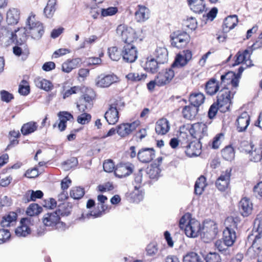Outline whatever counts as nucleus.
<instances>
[{"label":"nucleus","instance_id":"6ab92c4d","mask_svg":"<svg viewBox=\"0 0 262 262\" xmlns=\"http://www.w3.org/2000/svg\"><path fill=\"white\" fill-rule=\"evenodd\" d=\"M230 178V173L227 170L222 173L216 180L215 185L221 191H224L228 188Z\"/></svg>","mask_w":262,"mask_h":262},{"label":"nucleus","instance_id":"f8f14e48","mask_svg":"<svg viewBox=\"0 0 262 262\" xmlns=\"http://www.w3.org/2000/svg\"><path fill=\"white\" fill-rule=\"evenodd\" d=\"M201 229L200 222L194 219H191L188 222L184 231L188 237H195L200 235Z\"/></svg>","mask_w":262,"mask_h":262},{"label":"nucleus","instance_id":"bb28decb","mask_svg":"<svg viewBox=\"0 0 262 262\" xmlns=\"http://www.w3.org/2000/svg\"><path fill=\"white\" fill-rule=\"evenodd\" d=\"M132 172L133 169L130 167L123 164L118 165L114 170L115 176L119 178L128 176Z\"/></svg>","mask_w":262,"mask_h":262},{"label":"nucleus","instance_id":"bf43d9fd","mask_svg":"<svg viewBox=\"0 0 262 262\" xmlns=\"http://www.w3.org/2000/svg\"><path fill=\"white\" fill-rule=\"evenodd\" d=\"M82 92V89L80 87L74 86L65 91L63 95V99H66V98L70 97L72 94L78 93L79 92Z\"/></svg>","mask_w":262,"mask_h":262},{"label":"nucleus","instance_id":"6e6d98bb","mask_svg":"<svg viewBox=\"0 0 262 262\" xmlns=\"http://www.w3.org/2000/svg\"><path fill=\"white\" fill-rule=\"evenodd\" d=\"M215 247L220 252H223L225 255L229 254V250L227 245L224 244V241H217L215 242Z\"/></svg>","mask_w":262,"mask_h":262},{"label":"nucleus","instance_id":"79ce46f5","mask_svg":"<svg viewBox=\"0 0 262 262\" xmlns=\"http://www.w3.org/2000/svg\"><path fill=\"white\" fill-rule=\"evenodd\" d=\"M182 38L179 39L175 38V39L171 41V44L173 47L181 48L185 47L190 40V36L189 34H184V36H182Z\"/></svg>","mask_w":262,"mask_h":262},{"label":"nucleus","instance_id":"f704fd0d","mask_svg":"<svg viewBox=\"0 0 262 262\" xmlns=\"http://www.w3.org/2000/svg\"><path fill=\"white\" fill-rule=\"evenodd\" d=\"M156 60L160 64H164L168 61V52L166 48L158 47L155 53Z\"/></svg>","mask_w":262,"mask_h":262},{"label":"nucleus","instance_id":"20e7f679","mask_svg":"<svg viewBox=\"0 0 262 262\" xmlns=\"http://www.w3.org/2000/svg\"><path fill=\"white\" fill-rule=\"evenodd\" d=\"M217 233V227L213 221L204 222L201 230L200 236L205 243L213 240Z\"/></svg>","mask_w":262,"mask_h":262},{"label":"nucleus","instance_id":"37998d69","mask_svg":"<svg viewBox=\"0 0 262 262\" xmlns=\"http://www.w3.org/2000/svg\"><path fill=\"white\" fill-rule=\"evenodd\" d=\"M35 83L37 87L46 91L52 90L53 87L52 83L45 79L38 78L35 80Z\"/></svg>","mask_w":262,"mask_h":262},{"label":"nucleus","instance_id":"473e14b6","mask_svg":"<svg viewBox=\"0 0 262 262\" xmlns=\"http://www.w3.org/2000/svg\"><path fill=\"white\" fill-rule=\"evenodd\" d=\"M19 19V12L15 8L10 9L7 13L6 21L9 25L16 24Z\"/></svg>","mask_w":262,"mask_h":262},{"label":"nucleus","instance_id":"2eb2a0df","mask_svg":"<svg viewBox=\"0 0 262 262\" xmlns=\"http://www.w3.org/2000/svg\"><path fill=\"white\" fill-rule=\"evenodd\" d=\"M118 80L117 76L114 74L106 75H100L96 79V85L100 88H108Z\"/></svg>","mask_w":262,"mask_h":262},{"label":"nucleus","instance_id":"423d86ee","mask_svg":"<svg viewBox=\"0 0 262 262\" xmlns=\"http://www.w3.org/2000/svg\"><path fill=\"white\" fill-rule=\"evenodd\" d=\"M116 32L118 35L121 36L122 41L126 43L125 45L132 44L138 39L136 31L131 27L124 25L118 26L116 29Z\"/></svg>","mask_w":262,"mask_h":262},{"label":"nucleus","instance_id":"4be33fe9","mask_svg":"<svg viewBox=\"0 0 262 262\" xmlns=\"http://www.w3.org/2000/svg\"><path fill=\"white\" fill-rule=\"evenodd\" d=\"M82 60L80 58L68 59L62 63V70L66 73H70L73 69L80 66Z\"/></svg>","mask_w":262,"mask_h":262},{"label":"nucleus","instance_id":"4468645a","mask_svg":"<svg viewBox=\"0 0 262 262\" xmlns=\"http://www.w3.org/2000/svg\"><path fill=\"white\" fill-rule=\"evenodd\" d=\"M174 76V71L171 68L158 73L156 77L157 85L163 86L169 83Z\"/></svg>","mask_w":262,"mask_h":262},{"label":"nucleus","instance_id":"09e8293b","mask_svg":"<svg viewBox=\"0 0 262 262\" xmlns=\"http://www.w3.org/2000/svg\"><path fill=\"white\" fill-rule=\"evenodd\" d=\"M146 77V74L142 73L139 74L138 73H130L126 75V77L128 80L134 82L144 80Z\"/></svg>","mask_w":262,"mask_h":262},{"label":"nucleus","instance_id":"c9c22d12","mask_svg":"<svg viewBox=\"0 0 262 262\" xmlns=\"http://www.w3.org/2000/svg\"><path fill=\"white\" fill-rule=\"evenodd\" d=\"M57 8V0H49L46 7L44 8V15L47 18L52 17Z\"/></svg>","mask_w":262,"mask_h":262},{"label":"nucleus","instance_id":"49530a36","mask_svg":"<svg viewBox=\"0 0 262 262\" xmlns=\"http://www.w3.org/2000/svg\"><path fill=\"white\" fill-rule=\"evenodd\" d=\"M42 209L37 204L33 203L29 205L27 209V215L32 216H36L42 212Z\"/></svg>","mask_w":262,"mask_h":262},{"label":"nucleus","instance_id":"052dcab7","mask_svg":"<svg viewBox=\"0 0 262 262\" xmlns=\"http://www.w3.org/2000/svg\"><path fill=\"white\" fill-rule=\"evenodd\" d=\"M207 262H221L220 256L215 252H210L205 257Z\"/></svg>","mask_w":262,"mask_h":262},{"label":"nucleus","instance_id":"0e129e2a","mask_svg":"<svg viewBox=\"0 0 262 262\" xmlns=\"http://www.w3.org/2000/svg\"><path fill=\"white\" fill-rule=\"evenodd\" d=\"M117 12V8L116 7H111L107 9H101V16L103 17L113 15L115 14Z\"/></svg>","mask_w":262,"mask_h":262},{"label":"nucleus","instance_id":"aec40b11","mask_svg":"<svg viewBox=\"0 0 262 262\" xmlns=\"http://www.w3.org/2000/svg\"><path fill=\"white\" fill-rule=\"evenodd\" d=\"M250 121V118L247 112H245L241 114L236 120L237 130L238 132L246 130Z\"/></svg>","mask_w":262,"mask_h":262},{"label":"nucleus","instance_id":"2f4dec72","mask_svg":"<svg viewBox=\"0 0 262 262\" xmlns=\"http://www.w3.org/2000/svg\"><path fill=\"white\" fill-rule=\"evenodd\" d=\"M199 108L195 106L191 105L185 106L182 111L184 118L189 120H192L196 117Z\"/></svg>","mask_w":262,"mask_h":262},{"label":"nucleus","instance_id":"e2e57ef3","mask_svg":"<svg viewBox=\"0 0 262 262\" xmlns=\"http://www.w3.org/2000/svg\"><path fill=\"white\" fill-rule=\"evenodd\" d=\"M58 116L60 121H63L66 123H67V121L73 119V115L66 111L59 112L58 113Z\"/></svg>","mask_w":262,"mask_h":262},{"label":"nucleus","instance_id":"393cba45","mask_svg":"<svg viewBox=\"0 0 262 262\" xmlns=\"http://www.w3.org/2000/svg\"><path fill=\"white\" fill-rule=\"evenodd\" d=\"M27 32L26 28H21L15 30V32L11 33V39L13 41H16L17 43L21 44L27 39Z\"/></svg>","mask_w":262,"mask_h":262},{"label":"nucleus","instance_id":"9d476101","mask_svg":"<svg viewBox=\"0 0 262 262\" xmlns=\"http://www.w3.org/2000/svg\"><path fill=\"white\" fill-rule=\"evenodd\" d=\"M190 134L198 141H201L203 138L207 136V126L202 122L193 124L189 129Z\"/></svg>","mask_w":262,"mask_h":262},{"label":"nucleus","instance_id":"6e6552de","mask_svg":"<svg viewBox=\"0 0 262 262\" xmlns=\"http://www.w3.org/2000/svg\"><path fill=\"white\" fill-rule=\"evenodd\" d=\"M181 145L185 148V152L189 157H196L201 154V141H193L188 143H181Z\"/></svg>","mask_w":262,"mask_h":262},{"label":"nucleus","instance_id":"f3484780","mask_svg":"<svg viewBox=\"0 0 262 262\" xmlns=\"http://www.w3.org/2000/svg\"><path fill=\"white\" fill-rule=\"evenodd\" d=\"M139 121L131 123H122L117 127V133L121 137H124L128 135L139 125Z\"/></svg>","mask_w":262,"mask_h":262},{"label":"nucleus","instance_id":"1a4fd4ad","mask_svg":"<svg viewBox=\"0 0 262 262\" xmlns=\"http://www.w3.org/2000/svg\"><path fill=\"white\" fill-rule=\"evenodd\" d=\"M122 56L123 60L128 63H133L138 57V51L135 46L132 44L124 46L122 51Z\"/></svg>","mask_w":262,"mask_h":262},{"label":"nucleus","instance_id":"58836bf2","mask_svg":"<svg viewBox=\"0 0 262 262\" xmlns=\"http://www.w3.org/2000/svg\"><path fill=\"white\" fill-rule=\"evenodd\" d=\"M17 214L15 212H10L8 215L3 217L1 222V225L2 227H7L13 225V222L16 220Z\"/></svg>","mask_w":262,"mask_h":262},{"label":"nucleus","instance_id":"8fccbe9b","mask_svg":"<svg viewBox=\"0 0 262 262\" xmlns=\"http://www.w3.org/2000/svg\"><path fill=\"white\" fill-rule=\"evenodd\" d=\"M84 191L83 188L80 187L72 188L70 191V196L75 200L81 199L84 195Z\"/></svg>","mask_w":262,"mask_h":262},{"label":"nucleus","instance_id":"3c124183","mask_svg":"<svg viewBox=\"0 0 262 262\" xmlns=\"http://www.w3.org/2000/svg\"><path fill=\"white\" fill-rule=\"evenodd\" d=\"M248 54L249 51L248 50H245L243 53L238 52L236 55V59L233 66L239 64L244 61H246L249 57Z\"/></svg>","mask_w":262,"mask_h":262},{"label":"nucleus","instance_id":"7ed1b4c3","mask_svg":"<svg viewBox=\"0 0 262 262\" xmlns=\"http://www.w3.org/2000/svg\"><path fill=\"white\" fill-rule=\"evenodd\" d=\"M26 28L27 34L34 39H40L44 33L42 24L35 20L34 15L28 18Z\"/></svg>","mask_w":262,"mask_h":262},{"label":"nucleus","instance_id":"a18cd8bd","mask_svg":"<svg viewBox=\"0 0 262 262\" xmlns=\"http://www.w3.org/2000/svg\"><path fill=\"white\" fill-rule=\"evenodd\" d=\"M37 125L34 122L27 123L22 126L21 131L24 135L31 134L37 129Z\"/></svg>","mask_w":262,"mask_h":262},{"label":"nucleus","instance_id":"f03ea898","mask_svg":"<svg viewBox=\"0 0 262 262\" xmlns=\"http://www.w3.org/2000/svg\"><path fill=\"white\" fill-rule=\"evenodd\" d=\"M235 93L236 90L230 89L229 86H223L219 91L216 97V102L219 105L220 112L225 113L229 110L232 99Z\"/></svg>","mask_w":262,"mask_h":262},{"label":"nucleus","instance_id":"c85d7f7f","mask_svg":"<svg viewBox=\"0 0 262 262\" xmlns=\"http://www.w3.org/2000/svg\"><path fill=\"white\" fill-rule=\"evenodd\" d=\"M138 9L135 12V18L138 22H143L148 19L149 10L145 6L138 5Z\"/></svg>","mask_w":262,"mask_h":262},{"label":"nucleus","instance_id":"69168bd1","mask_svg":"<svg viewBox=\"0 0 262 262\" xmlns=\"http://www.w3.org/2000/svg\"><path fill=\"white\" fill-rule=\"evenodd\" d=\"M11 234L8 229H0V244L5 242L10 237Z\"/></svg>","mask_w":262,"mask_h":262},{"label":"nucleus","instance_id":"cd10ccee","mask_svg":"<svg viewBox=\"0 0 262 262\" xmlns=\"http://www.w3.org/2000/svg\"><path fill=\"white\" fill-rule=\"evenodd\" d=\"M239 208L242 215L244 216H247L252 211V204L249 199L243 198L239 202Z\"/></svg>","mask_w":262,"mask_h":262},{"label":"nucleus","instance_id":"9b49d317","mask_svg":"<svg viewBox=\"0 0 262 262\" xmlns=\"http://www.w3.org/2000/svg\"><path fill=\"white\" fill-rule=\"evenodd\" d=\"M192 53L190 50H184L182 53L177 54L174 61L171 65L173 70L177 68H182L186 66L192 58Z\"/></svg>","mask_w":262,"mask_h":262},{"label":"nucleus","instance_id":"a19ab883","mask_svg":"<svg viewBox=\"0 0 262 262\" xmlns=\"http://www.w3.org/2000/svg\"><path fill=\"white\" fill-rule=\"evenodd\" d=\"M98 201L100 202V204H98V207L99 208L100 207L101 209V210H99L97 213L92 212L91 213V215L93 216L94 217H98L101 216L105 210L107 209V207H105L103 204L107 200V198L106 196L103 195H99L97 197Z\"/></svg>","mask_w":262,"mask_h":262},{"label":"nucleus","instance_id":"0eeeda50","mask_svg":"<svg viewBox=\"0 0 262 262\" xmlns=\"http://www.w3.org/2000/svg\"><path fill=\"white\" fill-rule=\"evenodd\" d=\"M121 100H116L112 104L110 105L108 110L104 114V118L110 124H115L119 120V112L117 108Z\"/></svg>","mask_w":262,"mask_h":262},{"label":"nucleus","instance_id":"ddd939ff","mask_svg":"<svg viewBox=\"0 0 262 262\" xmlns=\"http://www.w3.org/2000/svg\"><path fill=\"white\" fill-rule=\"evenodd\" d=\"M221 84L223 85L224 86H228V85L231 84V88L236 90L238 86L239 80L238 77H236L235 73L233 72H228L225 74L222 75L221 76Z\"/></svg>","mask_w":262,"mask_h":262},{"label":"nucleus","instance_id":"a211bd4d","mask_svg":"<svg viewBox=\"0 0 262 262\" xmlns=\"http://www.w3.org/2000/svg\"><path fill=\"white\" fill-rule=\"evenodd\" d=\"M243 144L244 146H248L249 147L248 149L245 150V151L250 154L251 161L255 162H262V146L253 150V145L250 144L247 142H244Z\"/></svg>","mask_w":262,"mask_h":262},{"label":"nucleus","instance_id":"dca6fc26","mask_svg":"<svg viewBox=\"0 0 262 262\" xmlns=\"http://www.w3.org/2000/svg\"><path fill=\"white\" fill-rule=\"evenodd\" d=\"M155 157V151L153 148H142L137 153L138 160L143 163L150 162Z\"/></svg>","mask_w":262,"mask_h":262},{"label":"nucleus","instance_id":"ea45409f","mask_svg":"<svg viewBox=\"0 0 262 262\" xmlns=\"http://www.w3.org/2000/svg\"><path fill=\"white\" fill-rule=\"evenodd\" d=\"M43 195L41 190L34 191L32 190H28L24 196V201L26 202L35 201L37 199H40Z\"/></svg>","mask_w":262,"mask_h":262},{"label":"nucleus","instance_id":"e433bc0d","mask_svg":"<svg viewBox=\"0 0 262 262\" xmlns=\"http://www.w3.org/2000/svg\"><path fill=\"white\" fill-rule=\"evenodd\" d=\"M204 95L202 93H198L191 94L189 101L190 104L199 108V107L204 103Z\"/></svg>","mask_w":262,"mask_h":262},{"label":"nucleus","instance_id":"b1692460","mask_svg":"<svg viewBox=\"0 0 262 262\" xmlns=\"http://www.w3.org/2000/svg\"><path fill=\"white\" fill-rule=\"evenodd\" d=\"M191 10L196 13H202L206 10L204 0H188Z\"/></svg>","mask_w":262,"mask_h":262},{"label":"nucleus","instance_id":"864d4df0","mask_svg":"<svg viewBox=\"0 0 262 262\" xmlns=\"http://www.w3.org/2000/svg\"><path fill=\"white\" fill-rule=\"evenodd\" d=\"M252 248L260 250L262 249V234L255 235L254 239L252 242Z\"/></svg>","mask_w":262,"mask_h":262},{"label":"nucleus","instance_id":"5701e85b","mask_svg":"<svg viewBox=\"0 0 262 262\" xmlns=\"http://www.w3.org/2000/svg\"><path fill=\"white\" fill-rule=\"evenodd\" d=\"M170 129V124L166 118L159 119L156 124L155 130L159 135H164L167 134Z\"/></svg>","mask_w":262,"mask_h":262},{"label":"nucleus","instance_id":"4d7b16f0","mask_svg":"<svg viewBox=\"0 0 262 262\" xmlns=\"http://www.w3.org/2000/svg\"><path fill=\"white\" fill-rule=\"evenodd\" d=\"M13 53L17 56L23 55L22 58L24 59H25L29 54L28 50H25L24 51H23L22 48L18 46H15L13 47Z\"/></svg>","mask_w":262,"mask_h":262},{"label":"nucleus","instance_id":"5fc2aeb1","mask_svg":"<svg viewBox=\"0 0 262 262\" xmlns=\"http://www.w3.org/2000/svg\"><path fill=\"white\" fill-rule=\"evenodd\" d=\"M91 115L90 114L83 113L77 117L78 123L84 125L88 124L91 120Z\"/></svg>","mask_w":262,"mask_h":262},{"label":"nucleus","instance_id":"4c0bfd02","mask_svg":"<svg viewBox=\"0 0 262 262\" xmlns=\"http://www.w3.org/2000/svg\"><path fill=\"white\" fill-rule=\"evenodd\" d=\"M207 185L206 178L203 176H200L195 182L194 193L197 195L202 194Z\"/></svg>","mask_w":262,"mask_h":262},{"label":"nucleus","instance_id":"774afa93","mask_svg":"<svg viewBox=\"0 0 262 262\" xmlns=\"http://www.w3.org/2000/svg\"><path fill=\"white\" fill-rule=\"evenodd\" d=\"M257 234H262V219L256 218L254 222L253 230Z\"/></svg>","mask_w":262,"mask_h":262},{"label":"nucleus","instance_id":"603ef678","mask_svg":"<svg viewBox=\"0 0 262 262\" xmlns=\"http://www.w3.org/2000/svg\"><path fill=\"white\" fill-rule=\"evenodd\" d=\"M78 160L76 158L72 157L63 162L62 167L64 170H69L71 168L76 167L78 164Z\"/></svg>","mask_w":262,"mask_h":262},{"label":"nucleus","instance_id":"412c9836","mask_svg":"<svg viewBox=\"0 0 262 262\" xmlns=\"http://www.w3.org/2000/svg\"><path fill=\"white\" fill-rule=\"evenodd\" d=\"M31 218H24L20 221V225L15 231V234L19 237H26L31 232L27 224L30 222Z\"/></svg>","mask_w":262,"mask_h":262},{"label":"nucleus","instance_id":"de8ad7c7","mask_svg":"<svg viewBox=\"0 0 262 262\" xmlns=\"http://www.w3.org/2000/svg\"><path fill=\"white\" fill-rule=\"evenodd\" d=\"M108 54L110 58L113 61L119 60L122 56V53L118 50L116 47H112L108 49Z\"/></svg>","mask_w":262,"mask_h":262},{"label":"nucleus","instance_id":"f257e3e1","mask_svg":"<svg viewBox=\"0 0 262 262\" xmlns=\"http://www.w3.org/2000/svg\"><path fill=\"white\" fill-rule=\"evenodd\" d=\"M70 212L71 208L69 207L67 203H62L58 206V209L55 211L45 214L43 219V223L46 226L52 227L62 224L59 222L60 215L68 216Z\"/></svg>","mask_w":262,"mask_h":262},{"label":"nucleus","instance_id":"a878e982","mask_svg":"<svg viewBox=\"0 0 262 262\" xmlns=\"http://www.w3.org/2000/svg\"><path fill=\"white\" fill-rule=\"evenodd\" d=\"M236 239L235 232L230 227H226L223 231V239L227 246H232Z\"/></svg>","mask_w":262,"mask_h":262},{"label":"nucleus","instance_id":"c756f323","mask_svg":"<svg viewBox=\"0 0 262 262\" xmlns=\"http://www.w3.org/2000/svg\"><path fill=\"white\" fill-rule=\"evenodd\" d=\"M238 23V18L236 15H233L226 17L223 25V30L224 32H227L230 30L233 29Z\"/></svg>","mask_w":262,"mask_h":262},{"label":"nucleus","instance_id":"72a5a7b5","mask_svg":"<svg viewBox=\"0 0 262 262\" xmlns=\"http://www.w3.org/2000/svg\"><path fill=\"white\" fill-rule=\"evenodd\" d=\"M159 64H160V63L155 58H147L144 68L148 72L155 73L158 70Z\"/></svg>","mask_w":262,"mask_h":262},{"label":"nucleus","instance_id":"13d9d810","mask_svg":"<svg viewBox=\"0 0 262 262\" xmlns=\"http://www.w3.org/2000/svg\"><path fill=\"white\" fill-rule=\"evenodd\" d=\"M199 256L195 252L188 253L183 257V262H197Z\"/></svg>","mask_w":262,"mask_h":262},{"label":"nucleus","instance_id":"680f3d73","mask_svg":"<svg viewBox=\"0 0 262 262\" xmlns=\"http://www.w3.org/2000/svg\"><path fill=\"white\" fill-rule=\"evenodd\" d=\"M158 251L157 245L156 243H150L146 247L147 254L152 256L155 255Z\"/></svg>","mask_w":262,"mask_h":262},{"label":"nucleus","instance_id":"39448f33","mask_svg":"<svg viewBox=\"0 0 262 262\" xmlns=\"http://www.w3.org/2000/svg\"><path fill=\"white\" fill-rule=\"evenodd\" d=\"M95 94L91 89H85V94L81 96L76 103L77 108L81 113L84 112L87 110L91 109L93 105V101Z\"/></svg>","mask_w":262,"mask_h":262},{"label":"nucleus","instance_id":"7c9ffc66","mask_svg":"<svg viewBox=\"0 0 262 262\" xmlns=\"http://www.w3.org/2000/svg\"><path fill=\"white\" fill-rule=\"evenodd\" d=\"M219 90V83L215 79L212 78L206 84L205 91L207 94L212 96Z\"/></svg>","mask_w":262,"mask_h":262},{"label":"nucleus","instance_id":"c03bdc74","mask_svg":"<svg viewBox=\"0 0 262 262\" xmlns=\"http://www.w3.org/2000/svg\"><path fill=\"white\" fill-rule=\"evenodd\" d=\"M223 158L227 161H231L235 156V152L233 148L230 146H227L222 150Z\"/></svg>","mask_w":262,"mask_h":262},{"label":"nucleus","instance_id":"338daca9","mask_svg":"<svg viewBox=\"0 0 262 262\" xmlns=\"http://www.w3.org/2000/svg\"><path fill=\"white\" fill-rule=\"evenodd\" d=\"M2 101L7 103L9 102L14 98L13 95L7 91L2 90L0 92Z\"/></svg>","mask_w":262,"mask_h":262}]
</instances>
